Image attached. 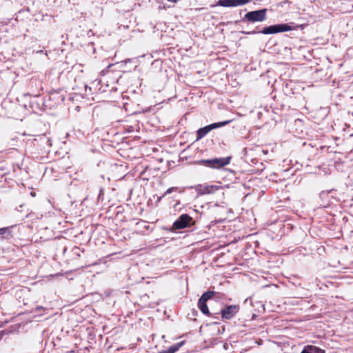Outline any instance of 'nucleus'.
<instances>
[{"instance_id": "obj_1", "label": "nucleus", "mask_w": 353, "mask_h": 353, "mask_svg": "<svg viewBox=\"0 0 353 353\" xmlns=\"http://www.w3.org/2000/svg\"><path fill=\"white\" fill-rule=\"evenodd\" d=\"M292 28L288 24L273 25L265 28L261 32L265 34H276L292 30Z\"/></svg>"}, {"instance_id": "obj_2", "label": "nucleus", "mask_w": 353, "mask_h": 353, "mask_svg": "<svg viewBox=\"0 0 353 353\" xmlns=\"http://www.w3.org/2000/svg\"><path fill=\"white\" fill-rule=\"evenodd\" d=\"M266 9L248 12L245 17L250 21H263L265 19Z\"/></svg>"}, {"instance_id": "obj_3", "label": "nucleus", "mask_w": 353, "mask_h": 353, "mask_svg": "<svg viewBox=\"0 0 353 353\" xmlns=\"http://www.w3.org/2000/svg\"><path fill=\"white\" fill-rule=\"evenodd\" d=\"M229 123H230V121H223V122L212 123V124H210V125L205 126L203 128H201L197 132V136H198L197 138L201 139L203 137H204L207 133H208L210 130L215 129L216 128H219V127L223 126Z\"/></svg>"}, {"instance_id": "obj_4", "label": "nucleus", "mask_w": 353, "mask_h": 353, "mask_svg": "<svg viewBox=\"0 0 353 353\" xmlns=\"http://www.w3.org/2000/svg\"><path fill=\"white\" fill-rule=\"evenodd\" d=\"M251 0H219L217 5L223 7L239 6L249 3Z\"/></svg>"}, {"instance_id": "obj_5", "label": "nucleus", "mask_w": 353, "mask_h": 353, "mask_svg": "<svg viewBox=\"0 0 353 353\" xmlns=\"http://www.w3.org/2000/svg\"><path fill=\"white\" fill-rule=\"evenodd\" d=\"M190 220L191 218L188 215L183 214L174 223V228L176 229L184 228L188 225Z\"/></svg>"}, {"instance_id": "obj_6", "label": "nucleus", "mask_w": 353, "mask_h": 353, "mask_svg": "<svg viewBox=\"0 0 353 353\" xmlns=\"http://www.w3.org/2000/svg\"><path fill=\"white\" fill-rule=\"evenodd\" d=\"M238 306L230 305L223 310H222V317L226 319H230L238 312Z\"/></svg>"}, {"instance_id": "obj_7", "label": "nucleus", "mask_w": 353, "mask_h": 353, "mask_svg": "<svg viewBox=\"0 0 353 353\" xmlns=\"http://www.w3.org/2000/svg\"><path fill=\"white\" fill-rule=\"evenodd\" d=\"M230 162V157L219 158L212 159L211 168H219L228 165Z\"/></svg>"}, {"instance_id": "obj_8", "label": "nucleus", "mask_w": 353, "mask_h": 353, "mask_svg": "<svg viewBox=\"0 0 353 353\" xmlns=\"http://www.w3.org/2000/svg\"><path fill=\"white\" fill-rule=\"evenodd\" d=\"M219 189L220 187L218 185H201L199 190L201 194H212Z\"/></svg>"}, {"instance_id": "obj_9", "label": "nucleus", "mask_w": 353, "mask_h": 353, "mask_svg": "<svg viewBox=\"0 0 353 353\" xmlns=\"http://www.w3.org/2000/svg\"><path fill=\"white\" fill-rule=\"evenodd\" d=\"M184 344L183 341H181L177 344H175L166 350H163L159 352V353H174Z\"/></svg>"}, {"instance_id": "obj_10", "label": "nucleus", "mask_w": 353, "mask_h": 353, "mask_svg": "<svg viewBox=\"0 0 353 353\" xmlns=\"http://www.w3.org/2000/svg\"><path fill=\"white\" fill-rule=\"evenodd\" d=\"M301 353H323V351L315 346L307 345L304 347Z\"/></svg>"}, {"instance_id": "obj_11", "label": "nucleus", "mask_w": 353, "mask_h": 353, "mask_svg": "<svg viewBox=\"0 0 353 353\" xmlns=\"http://www.w3.org/2000/svg\"><path fill=\"white\" fill-rule=\"evenodd\" d=\"M198 305H199V309L201 310V311L205 314H209V310H208V307L206 305V302L205 301H202V300L199 299V303H198Z\"/></svg>"}, {"instance_id": "obj_12", "label": "nucleus", "mask_w": 353, "mask_h": 353, "mask_svg": "<svg viewBox=\"0 0 353 353\" xmlns=\"http://www.w3.org/2000/svg\"><path fill=\"white\" fill-rule=\"evenodd\" d=\"M214 295L213 292H208L204 293L199 299L202 300V301H207L208 299H211Z\"/></svg>"}, {"instance_id": "obj_13", "label": "nucleus", "mask_w": 353, "mask_h": 353, "mask_svg": "<svg viewBox=\"0 0 353 353\" xmlns=\"http://www.w3.org/2000/svg\"><path fill=\"white\" fill-rule=\"evenodd\" d=\"M212 162V159L203 160V161H201V163H205V164L208 165L210 167H211Z\"/></svg>"}, {"instance_id": "obj_14", "label": "nucleus", "mask_w": 353, "mask_h": 353, "mask_svg": "<svg viewBox=\"0 0 353 353\" xmlns=\"http://www.w3.org/2000/svg\"><path fill=\"white\" fill-rule=\"evenodd\" d=\"M6 231H7V229H6V228L0 229V235L5 234L6 232Z\"/></svg>"}, {"instance_id": "obj_15", "label": "nucleus", "mask_w": 353, "mask_h": 353, "mask_svg": "<svg viewBox=\"0 0 353 353\" xmlns=\"http://www.w3.org/2000/svg\"><path fill=\"white\" fill-rule=\"evenodd\" d=\"M173 189H174L173 188H170L168 189L167 191L165 192V194L171 193L172 191L173 190Z\"/></svg>"}]
</instances>
